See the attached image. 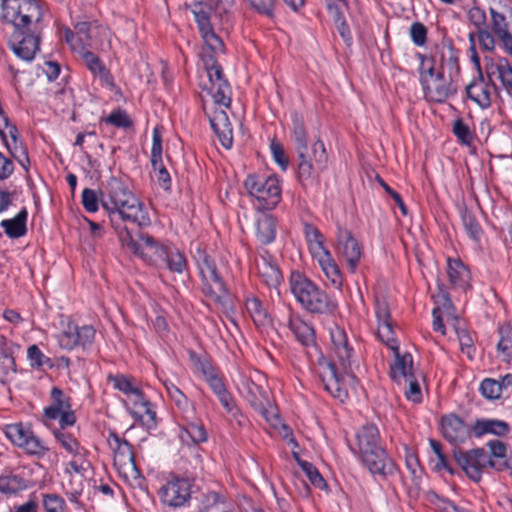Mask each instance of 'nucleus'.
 Here are the masks:
<instances>
[{"mask_svg": "<svg viewBox=\"0 0 512 512\" xmlns=\"http://www.w3.org/2000/svg\"><path fill=\"white\" fill-rule=\"evenodd\" d=\"M290 291L302 309L310 314L333 316L337 301L316 285L304 273L292 271L289 277Z\"/></svg>", "mask_w": 512, "mask_h": 512, "instance_id": "20e7f679", "label": "nucleus"}, {"mask_svg": "<svg viewBox=\"0 0 512 512\" xmlns=\"http://www.w3.org/2000/svg\"><path fill=\"white\" fill-rule=\"evenodd\" d=\"M78 54L81 56L88 70L95 77L99 78L102 85L110 89H114L115 83L111 72L95 53H93L89 48L81 46L78 50Z\"/></svg>", "mask_w": 512, "mask_h": 512, "instance_id": "4be33fe9", "label": "nucleus"}, {"mask_svg": "<svg viewBox=\"0 0 512 512\" xmlns=\"http://www.w3.org/2000/svg\"><path fill=\"white\" fill-rule=\"evenodd\" d=\"M361 463L380 480H387L396 474L398 467L382 446L371 451L358 454Z\"/></svg>", "mask_w": 512, "mask_h": 512, "instance_id": "f8f14e48", "label": "nucleus"}, {"mask_svg": "<svg viewBox=\"0 0 512 512\" xmlns=\"http://www.w3.org/2000/svg\"><path fill=\"white\" fill-rule=\"evenodd\" d=\"M461 220L469 237L473 241L479 242L482 235V228L475 215L471 211L464 209L461 212Z\"/></svg>", "mask_w": 512, "mask_h": 512, "instance_id": "de8ad7c7", "label": "nucleus"}, {"mask_svg": "<svg viewBox=\"0 0 512 512\" xmlns=\"http://www.w3.org/2000/svg\"><path fill=\"white\" fill-rule=\"evenodd\" d=\"M27 360L32 368H37L42 371L47 369L58 370L61 374L64 373L69 377L71 382H78L79 379L73 375L70 368V359L68 357H59L54 363L49 357H47L40 348L36 345H30L27 349Z\"/></svg>", "mask_w": 512, "mask_h": 512, "instance_id": "dca6fc26", "label": "nucleus"}, {"mask_svg": "<svg viewBox=\"0 0 512 512\" xmlns=\"http://www.w3.org/2000/svg\"><path fill=\"white\" fill-rule=\"evenodd\" d=\"M287 327L296 340L305 347H315V330L290 306L287 309Z\"/></svg>", "mask_w": 512, "mask_h": 512, "instance_id": "aec40b11", "label": "nucleus"}, {"mask_svg": "<svg viewBox=\"0 0 512 512\" xmlns=\"http://www.w3.org/2000/svg\"><path fill=\"white\" fill-rule=\"evenodd\" d=\"M245 306L253 323L257 327H266L271 323V318L267 312V309L263 306L261 300L258 297H248L246 299Z\"/></svg>", "mask_w": 512, "mask_h": 512, "instance_id": "ea45409f", "label": "nucleus"}, {"mask_svg": "<svg viewBox=\"0 0 512 512\" xmlns=\"http://www.w3.org/2000/svg\"><path fill=\"white\" fill-rule=\"evenodd\" d=\"M491 29L494 38H498L504 51L512 57V33L508 29L507 17L494 7H489Z\"/></svg>", "mask_w": 512, "mask_h": 512, "instance_id": "5701e85b", "label": "nucleus"}, {"mask_svg": "<svg viewBox=\"0 0 512 512\" xmlns=\"http://www.w3.org/2000/svg\"><path fill=\"white\" fill-rule=\"evenodd\" d=\"M54 436L68 453L72 455L80 453V444L72 434L62 430H55Z\"/></svg>", "mask_w": 512, "mask_h": 512, "instance_id": "4d7b16f0", "label": "nucleus"}, {"mask_svg": "<svg viewBox=\"0 0 512 512\" xmlns=\"http://www.w3.org/2000/svg\"><path fill=\"white\" fill-rule=\"evenodd\" d=\"M117 236L123 248L151 265L160 266L164 263V258L168 257L167 252L170 247L159 242L147 233L138 232L136 234L137 239H139L142 244L137 242L133 232L129 228L121 230Z\"/></svg>", "mask_w": 512, "mask_h": 512, "instance_id": "423d86ee", "label": "nucleus"}, {"mask_svg": "<svg viewBox=\"0 0 512 512\" xmlns=\"http://www.w3.org/2000/svg\"><path fill=\"white\" fill-rule=\"evenodd\" d=\"M211 84V94L214 102L229 108L232 101V89L228 80L224 77L220 64L205 70Z\"/></svg>", "mask_w": 512, "mask_h": 512, "instance_id": "a211bd4d", "label": "nucleus"}, {"mask_svg": "<svg viewBox=\"0 0 512 512\" xmlns=\"http://www.w3.org/2000/svg\"><path fill=\"white\" fill-rule=\"evenodd\" d=\"M495 73L498 74L502 85L507 90L512 91V66L507 58L500 57L497 62H491V64L486 67V75L490 82H492V76Z\"/></svg>", "mask_w": 512, "mask_h": 512, "instance_id": "4c0bfd02", "label": "nucleus"}, {"mask_svg": "<svg viewBox=\"0 0 512 512\" xmlns=\"http://www.w3.org/2000/svg\"><path fill=\"white\" fill-rule=\"evenodd\" d=\"M42 505L45 512H65V500L54 493H47L42 495Z\"/></svg>", "mask_w": 512, "mask_h": 512, "instance_id": "bf43d9fd", "label": "nucleus"}, {"mask_svg": "<svg viewBox=\"0 0 512 512\" xmlns=\"http://www.w3.org/2000/svg\"><path fill=\"white\" fill-rule=\"evenodd\" d=\"M380 447H382L380 433L375 424L367 423L357 431L354 454L358 455Z\"/></svg>", "mask_w": 512, "mask_h": 512, "instance_id": "a878e982", "label": "nucleus"}, {"mask_svg": "<svg viewBox=\"0 0 512 512\" xmlns=\"http://www.w3.org/2000/svg\"><path fill=\"white\" fill-rule=\"evenodd\" d=\"M191 12L194 15V19L200 33L212 28L211 6L203 2H194L191 4Z\"/></svg>", "mask_w": 512, "mask_h": 512, "instance_id": "79ce46f5", "label": "nucleus"}, {"mask_svg": "<svg viewBox=\"0 0 512 512\" xmlns=\"http://www.w3.org/2000/svg\"><path fill=\"white\" fill-rule=\"evenodd\" d=\"M15 372V360L13 356L7 351H2L0 353V382L5 384L6 381H9V379H6V376L10 373L15 374Z\"/></svg>", "mask_w": 512, "mask_h": 512, "instance_id": "69168bd1", "label": "nucleus"}, {"mask_svg": "<svg viewBox=\"0 0 512 512\" xmlns=\"http://www.w3.org/2000/svg\"><path fill=\"white\" fill-rule=\"evenodd\" d=\"M428 30L426 26L421 22H413L409 28V35L414 43L418 47H423L427 42Z\"/></svg>", "mask_w": 512, "mask_h": 512, "instance_id": "0e129e2a", "label": "nucleus"}, {"mask_svg": "<svg viewBox=\"0 0 512 512\" xmlns=\"http://www.w3.org/2000/svg\"><path fill=\"white\" fill-rule=\"evenodd\" d=\"M162 162V135L158 127L153 129L151 147V165L156 170Z\"/></svg>", "mask_w": 512, "mask_h": 512, "instance_id": "680f3d73", "label": "nucleus"}, {"mask_svg": "<svg viewBox=\"0 0 512 512\" xmlns=\"http://www.w3.org/2000/svg\"><path fill=\"white\" fill-rule=\"evenodd\" d=\"M102 121L121 129H129L133 127V120L131 117L124 109L120 108L112 111L106 118H103Z\"/></svg>", "mask_w": 512, "mask_h": 512, "instance_id": "864d4df0", "label": "nucleus"}, {"mask_svg": "<svg viewBox=\"0 0 512 512\" xmlns=\"http://www.w3.org/2000/svg\"><path fill=\"white\" fill-rule=\"evenodd\" d=\"M181 438L185 440L189 438L192 443L198 444L207 440V432L204 426L199 422H189L182 429Z\"/></svg>", "mask_w": 512, "mask_h": 512, "instance_id": "3c124183", "label": "nucleus"}, {"mask_svg": "<svg viewBox=\"0 0 512 512\" xmlns=\"http://www.w3.org/2000/svg\"><path fill=\"white\" fill-rule=\"evenodd\" d=\"M378 336L390 349L398 351V342L393 330V322L378 324Z\"/></svg>", "mask_w": 512, "mask_h": 512, "instance_id": "13d9d810", "label": "nucleus"}, {"mask_svg": "<svg viewBox=\"0 0 512 512\" xmlns=\"http://www.w3.org/2000/svg\"><path fill=\"white\" fill-rule=\"evenodd\" d=\"M193 487V479L172 475L159 490L161 502L173 509L189 506Z\"/></svg>", "mask_w": 512, "mask_h": 512, "instance_id": "1a4fd4ad", "label": "nucleus"}, {"mask_svg": "<svg viewBox=\"0 0 512 512\" xmlns=\"http://www.w3.org/2000/svg\"><path fill=\"white\" fill-rule=\"evenodd\" d=\"M276 175H259L252 173L244 180V188L250 197L256 201L255 207L259 211H269L277 207L281 201L282 187Z\"/></svg>", "mask_w": 512, "mask_h": 512, "instance_id": "0eeeda50", "label": "nucleus"}, {"mask_svg": "<svg viewBox=\"0 0 512 512\" xmlns=\"http://www.w3.org/2000/svg\"><path fill=\"white\" fill-rule=\"evenodd\" d=\"M189 359L196 373L203 377L206 382L217 380L216 369L211 360L204 354H198L194 350H188Z\"/></svg>", "mask_w": 512, "mask_h": 512, "instance_id": "c9c22d12", "label": "nucleus"}, {"mask_svg": "<svg viewBox=\"0 0 512 512\" xmlns=\"http://www.w3.org/2000/svg\"><path fill=\"white\" fill-rule=\"evenodd\" d=\"M413 358L411 354L406 353L400 356L397 353L394 364L390 367V377L394 382H404V384H419L418 379L412 372Z\"/></svg>", "mask_w": 512, "mask_h": 512, "instance_id": "bb28decb", "label": "nucleus"}, {"mask_svg": "<svg viewBox=\"0 0 512 512\" xmlns=\"http://www.w3.org/2000/svg\"><path fill=\"white\" fill-rule=\"evenodd\" d=\"M452 455L457 465L464 471L469 479L479 482L482 477L486 463L488 462V453L483 448H476L469 451H462L454 447Z\"/></svg>", "mask_w": 512, "mask_h": 512, "instance_id": "9b49d317", "label": "nucleus"}, {"mask_svg": "<svg viewBox=\"0 0 512 512\" xmlns=\"http://www.w3.org/2000/svg\"><path fill=\"white\" fill-rule=\"evenodd\" d=\"M74 29L76 31L77 41L79 42V48L81 46L92 48V23L87 21L78 22L75 24Z\"/></svg>", "mask_w": 512, "mask_h": 512, "instance_id": "5fc2aeb1", "label": "nucleus"}, {"mask_svg": "<svg viewBox=\"0 0 512 512\" xmlns=\"http://www.w3.org/2000/svg\"><path fill=\"white\" fill-rule=\"evenodd\" d=\"M28 212L26 208H22L15 217L4 219L0 222V226L4 229L5 234L11 239L23 237L27 233Z\"/></svg>", "mask_w": 512, "mask_h": 512, "instance_id": "72a5a7b5", "label": "nucleus"}, {"mask_svg": "<svg viewBox=\"0 0 512 512\" xmlns=\"http://www.w3.org/2000/svg\"><path fill=\"white\" fill-rule=\"evenodd\" d=\"M194 259L201 276L204 295L225 309L230 307L231 295L214 259L200 247L196 249Z\"/></svg>", "mask_w": 512, "mask_h": 512, "instance_id": "39448f33", "label": "nucleus"}, {"mask_svg": "<svg viewBox=\"0 0 512 512\" xmlns=\"http://www.w3.org/2000/svg\"><path fill=\"white\" fill-rule=\"evenodd\" d=\"M510 428L507 422L498 419H477L472 426V432L476 437L484 434L505 436Z\"/></svg>", "mask_w": 512, "mask_h": 512, "instance_id": "7c9ffc66", "label": "nucleus"}, {"mask_svg": "<svg viewBox=\"0 0 512 512\" xmlns=\"http://www.w3.org/2000/svg\"><path fill=\"white\" fill-rule=\"evenodd\" d=\"M303 233L311 249L316 248L321 250V252L327 250L324 247V236L315 225L305 222L303 224Z\"/></svg>", "mask_w": 512, "mask_h": 512, "instance_id": "8fccbe9b", "label": "nucleus"}, {"mask_svg": "<svg viewBox=\"0 0 512 512\" xmlns=\"http://www.w3.org/2000/svg\"><path fill=\"white\" fill-rule=\"evenodd\" d=\"M337 243L340 253L346 260L350 270L354 272L361 257V248L358 241L348 229L339 227Z\"/></svg>", "mask_w": 512, "mask_h": 512, "instance_id": "412c9836", "label": "nucleus"}, {"mask_svg": "<svg viewBox=\"0 0 512 512\" xmlns=\"http://www.w3.org/2000/svg\"><path fill=\"white\" fill-rule=\"evenodd\" d=\"M43 12L36 0H3L2 18L14 29L38 32Z\"/></svg>", "mask_w": 512, "mask_h": 512, "instance_id": "6e6552de", "label": "nucleus"}, {"mask_svg": "<svg viewBox=\"0 0 512 512\" xmlns=\"http://www.w3.org/2000/svg\"><path fill=\"white\" fill-rule=\"evenodd\" d=\"M0 138L11 156L27 171L28 166L30 165V160L28 149L22 138L17 137L15 140H11V142H9L7 134L3 129H0Z\"/></svg>", "mask_w": 512, "mask_h": 512, "instance_id": "2f4dec72", "label": "nucleus"}, {"mask_svg": "<svg viewBox=\"0 0 512 512\" xmlns=\"http://www.w3.org/2000/svg\"><path fill=\"white\" fill-rule=\"evenodd\" d=\"M318 264L320 265L325 277L331 282V284L340 289L342 286V275L340 269L335 262L333 256L329 250L321 252L317 258Z\"/></svg>", "mask_w": 512, "mask_h": 512, "instance_id": "473e14b6", "label": "nucleus"}, {"mask_svg": "<svg viewBox=\"0 0 512 512\" xmlns=\"http://www.w3.org/2000/svg\"><path fill=\"white\" fill-rule=\"evenodd\" d=\"M101 188L97 192L91 188H84L81 195V203L83 208L89 213H95L102 206Z\"/></svg>", "mask_w": 512, "mask_h": 512, "instance_id": "603ef678", "label": "nucleus"}, {"mask_svg": "<svg viewBox=\"0 0 512 512\" xmlns=\"http://www.w3.org/2000/svg\"><path fill=\"white\" fill-rule=\"evenodd\" d=\"M116 448L114 449V465L118 469H123L125 473L137 472L134 453L131 444L127 441H121L115 437Z\"/></svg>", "mask_w": 512, "mask_h": 512, "instance_id": "cd10ccee", "label": "nucleus"}, {"mask_svg": "<svg viewBox=\"0 0 512 512\" xmlns=\"http://www.w3.org/2000/svg\"><path fill=\"white\" fill-rule=\"evenodd\" d=\"M491 85L495 87L493 81H487L483 73L480 72V75L466 86L467 97L482 109L489 108L491 106Z\"/></svg>", "mask_w": 512, "mask_h": 512, "instance_id": "393cba45", "label": "nucleus"}, {"mask_svg": "<svg viewBox=\"0 0 512 512\" xmlns=\"http://www.w3.org/2000/svg\"><path fill=\"white\" fill-rule=\"evenodd\" d=\"M130 414L135 421L139 422L146 430H152L157 427L156 411L150 401L142 405V409L137 410V413L132 411Z\"/></svg>", "mask_w": 512, "mask_h": 512, "instance_id": "a18cd8bd", "label": "nucleus"}, {"mask_svg": "<svg viewBox=\"0 0 512 512\" xmlns=\"http://www.w3.org/2000/svg\"><path fill=\"white\" fill-rule=\"evenodd\" d=\"M210 126L216 134L221 145L229 149L233 143L232 126L227 113L222 109H215L211 114H207Z\"/></svg>", "mask_w": 512, "mask_h": 512, "instance_id": "b1692460", "label": "nucleus"}, {"mask_svg": "<svg viewBox=\"0 0 512 512\" xmlns=\"http://www.w3.org/2000/svg\"><path fill=\"white\" fill-rule=\"evenodd\" d=\"M122 392V402L127 410L130 412L142 409V405L149 400L144 396L140 386H115Z\"/></svg>", "mask_w": 512, "mask_h": 512, "instance_id": "58836bf2", "label": "nucleus"}, {"mask_svg": "<svg viewBox=\"0 0 512 512\" xmlns=\"http://www.w3.org/2000/svg\"><path fill=\"white\" fill-rule=\"evenodd\" d=\"M277 220L270 214H262L255 222V236L262 245H269L276 239Z\"/></svg>", "mask_w": 512, "mask_h": 512, "instance_id": "c756f323", "label": "nucleus"}, {"mask_svg": "<svg viewBox=\"0 0 512 512\" xmlns=\"http://www.w3.org/2000/svg\"><path fill=\"white\" fill-rule=\"evenodd\" d=\"M456 333L462 353L469 359H473L476 349L470 332L465 328H456Z\"/></svg>", "mask_w": 512, "mask_h": 512, "instance_id": "052dcab7", "label": "nucleus"}, {"mask_svg": "<svg viewBox=\"0 0 512 512\" xmlns=\"http://www.w3.org/2000/svg\"><path fill=\"white\" fill-rule=\"evenodd\" d=\"M420 83L425 98L430 102L444 103L448 98L455 96L457 93V85L453 82L451 77L446 79L443 71L437 72L433 83L430 84L421 69Z\"/></svg>", "mask_w": 512, "mask_h": 512, "instance_id": "4468645a", "label": "nucleus"}, {"mask_svg": "<svg viewBox=\"0 0 512 512\" xmlns=\"http://www.w3.org/2000/svg\"><path fill=\"white\" fill-rule=\"evenodd\" d=\"M330 338L342 372L339 371L333 361L322 356L319 359V374L322 381L324 383L334 381L343 384L360 382V379H358L351 368V357L354 350L348 341L344 328L335 325L330 331Z\"/></svg>", "mask_w": 512, "mask_h": 512, "instance_id": "7ed1b4c3", "label": "nucleus"}, {"mask_svg": "<svg viewBox=\"0 0 512 512\" xmlns=\"http://www.w3.org/2000/svg\"><path fill=\"white\" fill-rule=\"evenodd\" d=\"M101 197L102 208L116 234L128 228L127 222L139 228L151 225L147 207L134 195L123 178L111 176L102 183Z\"/></svg>", "mask_w": 512, "mask_h": 512, "instance_id": "f257e3e1", "label": "nucleus"}, {"mask_svg": "<svg viewBox=\"0 0 512 512\" xmlns=\"http://www.w3.org/2000/svg\"><path fill=\"white\" fill-rule=\"evenodd\" d=\"M205 45L206 49L214 51V52H224L225 45L222 39L215 33L213 27L200 33Z\"/></svg>", "mask_w": 512, "mask_h": 512, "instance_id": "e2e57ef3", "label": "nucleus"}, {"mask_svg": "<svg viewBox=\"0 0 512 512\" xmlns=\"http://www.w3.org/2000/svg\"><path fill=\"white\" fill-rule=\"evenodd\" d=\"M293 457L314 487L321 490L327 489L326 481L312 463L300 459L296 452H293Z\"/></svg>", "mask_w": 512, "mask_h": 512, "instance_id": "c03bdc74", "label": "nucleus"}, {"mask_svg": "<svg viewBox=\"0 0 512 512\" xmlns=\"http://www.w3.org/2000/svg\"><path fill=\"white\" fill-rule=\"evenodd\" d=\"M167 258H164V263L166 264L169 271L173 273L181 274L187 268V261L182 252L178 249L169 248L167 252Z\"/></svg>", "mask_w": 512, "mask_h": 512, "instance_id": "09e8293b", "label": "nucleus"}, {"mask_svg": "<svg viewBox=\"0 0 512 512\" xmlns=\"http://www.w3.org/2000/svg\"><path fill=\"white\" fill-rule=\"evenodd\" d=\"M96 330L91 325L78 326L69 324L67 329L58 336V343L61 348L72 350L77 346L83 350L92 347L95 340Z\"/></svg>", "mask_w": 512, "mask_h": 512, "instance_id": "2eb2a0df", "label": "nucleus"}, {"mask_svg": "<svg viewBox=\"0 0 512 512\" xmlns=\"http://www.w3.org/2000/svg\"><path fill=\"white\" fill-rule=\"evenodd\" d=\"M250 7L258 14L264 15L270 19L275 16L276 0H246Z\"/></svg>", "mask_w": 512, "mask_h": 512, "instance_id": "338daca9", "label": "nucleus"}, {"mask_svg": "<svg viewBox=\"0 0 512 512\" xmlns=\"http://www.w3.org/2000/svg\"><path fill=\"white\" fill-rule=\"evenodd\" d=\"M291 137L297 155V178L302 186L311 184L315 178L314 173L327 169L328 153L324 142L317 137L311 146V155L308 154V133L303 116L294 111L291 113Z\"/></svg>", "mask_w": 512, "mask_h": 512, "instance_id": "f03ea898", "label": "nucleus"}, {"mask_svg": "<svg viewBox=\"0 0 512 512\" xmlns=\"http://www.w3.org/2000/svg\"><path fill=\"white\" fill-rule=\"evenodd\" d=\"M40 31L14 29L8 46L19 59L31 62L40 50Z\"/></svg>", "mask_w": 512, "mask_h": 512, "instance_id": "ddd939ff", "label": "nucleus"}, {"mask_svg": "<svg viewBox=\"0 0 512 512\" xmlns=\"http://www.w3.org/2000/svg\"><path fill=\"white\" fill-rule=\"evenodd\" d=\"M51 404L44 409V416L49 420H56L61 412L71 408L70 398L57 386L50 393Z\"/></svg>", "mask_w": 512, "mask_h": 512, "instance_id": "e433bc0d", "label": "nucleus"}, {"mask_svg": "<svg viewBox=\"0 0 512 512\" xmlns=\"http://www.w3.org/2000/svg\"><path fill=\"white\" fill-rule=\"evenodd\" d=\"M500 339L497 344L498 353L502 360L510 362L512 360V327L504 326L499 329Z\"/></svg>", "mask_w": 512, "mask_h": 512, "instance_id": "49530a36", "label": "nucleus"}, {"mask_svg": "<svg viewBox=\"0 0 512 512\" xmlns=\"http://www.w3.org/2000/svg\"><path fill=\"white\" fill-rule=\"evenodd\" d=\"M212 389L216 396L218 397L220 403L223 405V407L226 409L228 413L232 415L233 418H235L237 424L239 426H242V414L240 413L239 409L236 407L234 400L231 396V394L226 389V386H212Z\"/></svg>", "mask_w": 512, "mask_h": 512, "instance_id": "37998d69", "label": "nucleus"}, {"mask_svg": "<svg viewBox=\"0 0 512 512\" xmlns=\"http://www.w3.org/2000/svg\"><path fill=\"white\" fill-rule=\"evenodd\" d=\"M5 435L13 444L23 448L28 455L42 458L49 450L33 431L21 423L7 425Z\"/></svg>", "mask_w": 512, "mask_h": 512, "instance_id": "9d476101", "label": "nucleus"}, {"mask_svg": "<svg viewBox=\"0 0 512 512\" xmlns=\"http://www.w3.org/2000/svg\"><path fill=\"white\" fill-rule=\"evenodd\" d=\"M447 275L450 284L455 288L466 290L470 286V271L459 258H448Z\"/></svg>", "mask_w": 512, "mask_h": 512, "instance_id": "c85d7f7f", "label": "nucleus"}, {"mask_svg": "<svg viewBox=\"0 0 512 512\" xmlns=\"http://www.w3.org/2000/svg\"><path fill=\"white\" fill-rule=\"evenodd\" d=\"M469 22L477 30V39L480 47L484 51L492 52L496 46V40L487 27V17L485 11L478 7L473 6L467 13Z\"/></svg>", "mask_w": 512, "mask_h": 512, "instance_id": "6ab92c4d", "label": "nucleus"}, {"mask_svg": "<svg viewBox=\"0 0 512 512\" xmlns=\"http://www.w3.org/2000/svg\"><path fill=\"white\" fill-rule=\"evenodd\" d=\"M440 427L443 437L455 447L466 442L472 432V427L454 413L443 415L440 420Z\"/></svg>", "mask_w": 512, "mask_h": 512, "instance_id": "f3484780", "label": "nucleus"}, {"mask_svg": "<svg viewBox=\"0 0 512 512\" xmlns=\"http://www.w3.org/2000/svg\"><path fill=\"white\" fill-rule=\"evenodd\" d=\"M248 390V393L251 396V399H249L250 403L256 407H258L261 410H266L267 407H271V401L269 399V395L266 391L262 390V386L256 385L253 386L254 389L251 388V386H245Z\"/></svg>", "mask_w": 512, "mask_h": 512, "instance_id": "6e6d98bb", "label": "nucleus"}, {"mask_svg": "<svg viewBox=\"0 0 512 512\" xmlns=\"http://www.w3.org/2000/svg\"><path fill=\"white\" fill-rule=\"evenodd\" d=\"M272 158L282 171H286L289 167V160L285 154L283 146L273 139L270 143Z\"/></svg>", "mask_w": 512, "mask_h": 512, "instance_id": "774afa93", "label": "nucleus"}, {"mask_svg": "<svg viewBox=\"0 0 512 512\" xmlns=\"http://www.w3.org/2000/svg\"><path fill=\"white\" fill-rule=\"evenodd\" d=\"M28 488L27 480L21 475L6 473L0 475V492L5 495H14Z\"/></svg>", "mask_w": 512, "mask_h": 512, "instance_id": "a19ab883", "label": "nucleus"}, {"mask_svg": "<svg viewBox=\"0 0 512 512\" xmlns=\"http://www.w3.org/2000/svg\"><path fill=\"white\" fill-rule=\"evenodd\" d=\"M259 275L269 288H277L282 281V274L273 259L266 257L261 258V262L257 263Z\"/></svg>", "mask_w": 512, "mask_h": 512, "instance_id": "f704fd0d", "label": "nucleus"}]
</instances>
